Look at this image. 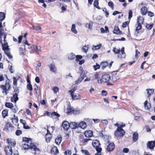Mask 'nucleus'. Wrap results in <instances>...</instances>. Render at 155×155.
<instances>
[{
	"mask_svg": "<svg viewBox=\"0 0 155 155\" xmlns=\"http://www.w3.org/2000/svg\"><path fill=\"white\" fill-rule=\"evenodd\" d=\"M70 127L72 129H75L78 127V124L75 122H71L69 124Z\"/></svg>",
	"mask_w": 155,
	"mask_h": 155,
	"instance_id": "obj_16",
	"label": "nucleus"
},
{
	"mask_svg": "<svg viewBox=\"0 0 155 155\" xmlns=\"http://www.w3.org/2000/svg\"><path fill=\"white\" fill-rule=\"evenodd\" d=\"M144 21V18L141 16L137 17V23L143 24Z\"/></svg>",
	"mask_w": 155,
	"mask_h": 155,
	"instance_id": "obj_20",
	"label": "nucleus"
},
{
	"mask_svg": "<svg viewBox=\"0 0 155 155\" xmlns=\"http://www.w3.org/2000/svg\"><path fill=\"white\" fill-rule=\"evenodd\" d=\"M101 122L104 125H107L108 123V122L107 120L106 119L105 120H101Z\"/></svg>",
	"mask_w": 155,
	"mask_h": 155,
	"instance_id": "obj_48",
	"label": "nucleus"
},
{
	"mask_svg": "<svg viewBox=\"0 0 155 155\" xmlns=\"http://www.w3.org/2000/svg\"><path fill=\"white\" fill-rule=\"evenodd\" d=\"M1 87L2 88L3 90V93H4L5 95H7V91L8 90L10 87V86L9 84L6 83L5 86L2 85Z\"/></svg>",
	"mask_w": 155,
	"mask_h": 155,
	"instance_id": "obj_9",
	"label": "nucleus"
},
{
	"mask_svg": "<svg viewBox=\"0 0 155 155\" xmlns=\"http://www.w3.org/2000/svg\"><path fill=\"white\" fill-rule=\"evenodd\" d=\"M62 140V138L60 136H58V137L55 140L56 143L59 145L61 143Z\"/></svg>",
	"mask_w": 155,
	"mask_h": 155,
	"instance_id": "obj_31",
	"label": "nucleus"
},
{
	"mask_svg": "<svg viewBox=\"0 0 155 155\" xmlns=\"http://www.w3.org/2000/svg\"><path fill=\"white\" fill-rule=\"evenodd\" d=\"M125 131L122 128L118 127L114 133V135L117 138L123 137L125 134Z\"/></svg>",
	"mask_w": 155,
	"mask_h": 155,
	"instance_id": "obj_3",
	"label": "nucleus"
},
{
	"mask_svg": "<svg viewBox=\"0 0 155 155\" xmlns=\"http://www.w3.org/2000/svg\"><path fill=\"white\" fill-rule=\"evenodd\" d=\"M155 141H149L147 143V147L150 149H153L155 147Z\"/></svg>",
	"mask_w": 155,
	"mask_h": 155,
	"instance_id": "obj_11",
	"label": "nucleus"
},
{
	"mask_svg": "<svg viewBox=\"0 0 155 155\" xmlns=\"http://www.w3.org/2000/svg\"><path fill=\"white\" fill-rule=\"evenodd\" d=\"M71 31L75 34L77 33V31L75 28V25L74 24H73L72 25V27L71 28Z\"/></svg>",
	"mask_w": 155,
	"mask_h": 155,
	"instance_id": "obj_40",
	"label": "nucleus"
},
{
	"mask_svg": "<svg viewBox=\"0 0 155 155\" xmlns=\"http://www.w3.org/2000/svg\"><path fill=\"white\" fill-rule=\"evenodd\" d=\"M113 51L115 54H118V58L122 59L125 58L126 55L124 47H123L121 50L114 48H113Z\"/></svg>",
	"mask_w": 155,
	"mask_h": 155,
	"instance_id": "obj_1",
	"label": "nucleus"
},
{
	"mask_svg": "<svg viewBox=\"0 0 155 155\" xmlns=\"http://www.w3.org/2000/svg\"><path fill=\"white\" fill-rule=\"evenodd\" d=\"M27 35V33L26 32L25 34L23 36V35H21L20 36L18 37V39H22L23 37H24L25 38H26Z\"/></svg>",
	"mask_w": 155,
	"mask_h": 155,
	"instance_id": "obj_60",
	"label": "nucleus"
},
{
	"mask_svg": "<svg viewBox=\"0 0 155 155\" xmlns=\"http://www.w3.org/2000/svg\"><path fill=\"white\" fill-rule=\"evenodd\" d=\"M22 133V132L20 130H17L15 132V134L17 136H19Z\"/></svg>",
	"mask_w": 155,
	"mask_h": 155,
	"instance_id": "obj_59",
	"label": "nucleus"
},
{
	"mask_svg": "<svg viewBox=\"0 0 155 155\" xmlns=\"http://www.w3.org/2000/svg\"><path fill=\"white\" fill-rule=\"evenodd\" d=\"M31 53H33L35 52H38L40 51V46H37L34 45H31L30 46V49H28Z\"/></svg>",
	"mask_w": 155,
	"mask_h": 155,
	"instance_id": "obj_4",
	"label": "nucleus"
},
{
	"mask_svg": "<svg viewBox=\"0 0 155 155\" xmlns=\"http://www.w3.org/2000/svg\"><path fill=\"white\" fill-rule=\"evenodd\" d=\"M147 13L148 15L150 17H153L154 15V14L150 11H149L147 12Z\"/></svg>",
	"mask_w": 155,
	"mask_h": 155,
	"instance_id": "obj_61",
	"label": "nucleus"
},
{
	"mask_svg": "<svg viewBox=\"0 0 155 155\" xmlns=\"http://www.w3.org/2000/svg\"><path fill=\"white\" fill-rule=\"evenodd\" d=\"M18 99V94H17V93H15L13 95V97H11V101L12 102L16 103Z\"/></svg>",
	"mask_w": 155,
	"mask_h": 155,
	"instance_id": "obj_22",
	"label": "nucleus"
},
{
	"mask_svg": "<svg viewBox=\"0 0 155 155\" xmlns=\"http://www.w3.org/2000/svg\"><path fill=\"white\" fill-rule=\"evenodd\" d=\"M70 94L73 100H79L81 99V96L78 94L72 93Z\"/></svg>",
	"mask_w": 155,
	"mask_h": 155,
	"instance_id": "obj_14",
	"label": "nucleus"
},
{
	"mask_svg": "<svg viewBox=\"0 0 155 155\" xmlns=\"http://www.w3.org/2000/svg\"><path fill=\"white\" fill-rule=\"evenodd\" d=\"M2 22H0V38H3L4 39H5L7 35L5 33L2 32L4 31L3 29H2Z\"/></svg>",
	"mask_w": 155,
	"mask_h": 155,
	"instance_id": "obj_7",
	"label": "nucleus"
},
{
	"mask_svg": "<svg viewBox=\"0 0 155 155\" xmlns=\"http://www.w3.org/2000/svg\"><path fill=\"white\" fill-rule=\"evenodd\" d=\"M51 153L52 155H56L58 153V148L56 147H53L51 149Z\"/></svg>",
	"mask_w": 155,
	"mask_h": 155,
	"instance_id": "obj_17",
	"label": "nucleus"
},
{
	"mask_svg": "<svg viewBox=\"0 0 155 155\" xmlns=\"http://www.w3.org/2000/svg\"><path fill=\"white\" fill-rule=\"evenodd\" d=\"M62 126L65 130H67L70 127L69 124L67 121H64L62 122Z\"/></svg>",
	"mask_w": 155,
	"mask_h": 155,
	"instance_id": "obj_12",
	"label": "nucleus"
},
{
	"mask_svg": "<svg viewBox=\"0 0 155 155\" xmlns=\"http://www.w3.org/2000/svg\"><path fill=\"white\" fill-rule=\"evenodd\" d=\"M81 152L83 154L86 155H90L89 153L87 150H82Z\"/></svg>",
	"mask_w": 155,
	"mask_h": 155,
	"instance_id": "obj_54",
	"label": "nucleus"
},
{
	"mask_svg": "<svg viewBox=\"0 0 155 155\" xmlns=\"http://www.w3.org/2000/svg\"><path fill=\"white\" fill-rule=\"evenodd\" d=\"M128 14V19H130L132 17L133 12L131 10H129Z\"/></svg>",
	"mask_w": 155,
	"mask_h": 155,
	"instance_id": "obj_53",
	"label": "nucleus"
},
{
	"mask_svg": "<svg viewBox=\"0 0 155 155\" xmlns=\"http://www.w3.org/2000/svg\"><path fill=\"white\" fill-rule=\"evenodd\" d=\"M86 72L84 71H82L78 79L75 82L76 84H78L80 83L84 80V78L86 77Z\"/></svg>",
	"mask_w": 155,
	"mask_h": 155,
	"instance_id": "obj_5",
	"label": "nucleus"
},
{
	"mask_svg": "<svg viewBox=\"0 0 155 155\" xmlns=\"http://www.w3.org/2000/svg\"><path fill=\"white\" fill-rule=\"evenodd\" d=\"M3 45H2V49L3 50H4L5 49H7L9 48H8V43L7 42H6V41L5 39L3 40Z\"/></svg>",
	"mask_w": 155,
	"mask_h": 155,
	"instance_id": "obj_27",
	"label": "nucleus"
},
{
	"mask_svg": "<svg viewBox=\"0 0 155 155\" xmlns=\"http://www.w3.org/2000/svg\"><path fill=\"white\" fill-rule=\"evenodd\" d=\"M5 151L7 155H12V147L9 146L5 147Z\"/></svg>",
	"mask_w": 155,
	"mask_h": 155,
	"instance_id": "obj_8",
	"label": "nucleus"
},
{
	"mask_svg": "<svg viewBox=\"0 0 155 155\" xmlns=\"http://www.w3.org/2000/svg\"><path fill=\"white\" fill-rule=\"evenodd\" d=\"M27 88L30 91H31L32 90V86L31 83H28L27 85Z\"/></svg>",
	"mask_w": 155,
	"mask_h": 155,
	"instance_id": "obj_52",
	"label": "nucleus"
},
{
	"mask_svg": "<svg viewBox=\"0 0 155 155\" xmlns=\"http://www.w3.org/2000/svg\"><path fill=\"white\" fill-rule=\"evenodd\" d=\"M78 125V127L83 129H85L87 127L86 123L83 121L81 122Z\"/></svg>",
	"mask_w": 155,
	"mask_h": 155,
	"instance_id": "obj_18",
	"label": "nucleus"
},
{
	"mask_svg": "<svg viewBox=\"0 0 155 155\" xmlns=\"http://www.w3.org/2000/svg\"><path fill=\"white\" fill-rule=\"evenodd\" d=\"M47 113L48 115L50 116V114H51V117H53L54 116H56L57 117H59L60 115L56 112H53L51 113H50L48 112H47Z\"/></svg>",
	"mask_w": 155,
	"mask_h": 155,
	"instance_id": "obj_28",
	"label": "nucleus"
},
{
	"mask_svg": "<svg viewBox=\"0 0 155 155\" xmlns=\"http://www.w3.org/2000/svg\"><path fill=\"white\" fill-rule=\"evenodd\" d=\"M13 123L15 124H16L18 121V119L17 116H16L15 115H14V117L12 118V119Z\"/></svg>",
	"mask_w": 155,
	"mask_h": 155,
	"instance_id": "obj_42",
	"label": "nucleus"
},
{
	"mask_svg": "<svg viewBox=\"0 0 155 155\" xmlns=\"http://www.w3.org/2000/svg\"><path fill=\"white\" fill-rule=\"evenodd\" d=\"M93 24V22L92 21H91L89 23H87L86 24V26L87 27H88L89 29H91L92 28Z\"/></svg>",
	"mask_w": 155,
	"mask_h": 155,
	"instance_id": "obj_49",
	"label": "nucleus"
},
{
	"mask_svg": "<svg viewBox=\"0 0 155 155\" xmlns=\"http://www.w3.org/2000/svg\"><path fill=\"white\" fill-rule=\"evenodd\" d=\"M153 23L152 24H149L146 23V27L147 29L150 30L152 28L153 26Z\"/></svg>",
	"mask_w": 155,
	"mask_h": 155,
	"instance_id": "obj_39",
	"label": "nucleus"
},
{
	"mask_svg": "<svg viewBox=\"0 0 155 155\" xmlns=\"http://www.w3.org/2000/svg\"><path fill=\"white\" fill-rule=\"evenodd\" d=\"M114 33L115 34H120L121 31L118 27H115L113 31Z\"/></svg>",
	"mask_w": 155,
	"mask_h": 155,
	"instance_id": "obj_32",
	"label": "nucleus"
},
{
	"mask_svg": "<svg viewBox=\"0 0 155 155\" xmlns=\"http://www.w3.org/2000/svg\"><path fill=\"white\" fill-rule=\"evenodd\" d=\"M5 106L6 107L11 109L14 107L13 105L11 103H6L5 104Z\"/></svg>",
	"mask_w": 155,
	"mask_h": 155,
	"instance_id": "obj_43",
	"label": "nucleus"
},
{
	"mask_svg": "<svg viewBox=\"0 0 155 155\" xmlns=\"http://www.w3.org/2000/svg\"><path fill=\"white\" fill-rule=\"evenodd\" d=\"M23 44L25 45H24L25 50L27 48L28 49H30V46L31 45L30 44L28 43V42L26 40H25V41H23Z\"/></svg>",
	"mask_w": 155,
	"mask_h": 155,
	"instance_id": "obj_33",
	"label": "nucleus"
},
{
	"mask_svg": "<svg viewBox=\"0 0 155 155\" xmlns=\"http://www.w3.org/2000/svg\"><path fill=\"white\" fill-rule=\"evenodd\" d=\"M75 57L76 58V61H79L80 59H81L82 58V56L80 55H78L75 56Z\"/></svg>",
	"mask_w": 155,
	"mask_h": 155,
	"instance_id": "obj_56",
	"label": "nucleus"
},
{
	"mask_svg": "<svg viewBox=\"0 0 155 155\" xmlns=\"http://www.w3.org/2000/svg\"><path fill=\"white\" fill-rule=\"evenodd\" d=\"M68 58L69 60H73L75 58V55L73 53H71L68 55Z\"/></svg>",
	"mask_w": 155,
	"mask_h": 155,
	"instance_id": "obj_34",
	"label": "nucleus"
},
{
	"mask_svg": "<svg viewBox=\"0 0 155 155\" xmlns=\"http://www.w3.org/2000/svg\"><path fill=\"white\" fill-rule=\"evenodd\" d=\"M93 67L95 71H96L97 69H98L100 68V66L98 64H97L96 65H94Z\"/></svg>",
	"mask_w": 155,
	"mask_h": 155,
	"instance_id": "obj_63",
	"label": "nucleus"
},
{
	"mask_svg": "<svg viewBox=\"0 0 155 155\" xmlns=\"http://www.w3.org/2000/svg\"><path fill=\"white\" fill-rule=\"evenodd\" d=\"M92 143L93 146L95 147L96 150H97V148H101L99 147V146L100 145V144L99 141L97 140L93 141Z\"/></svg>",
	"mask_w": 155,
	"mask_h": 155,
	"instance_id": "obj_13",
	"label": "nucleus"
},
{
	"mask_svg": "<svg viewBox=\"0 0 155 155\" xmlns=\"http://www.w3.org/2000/svg\"><path fill=\"white\" fill-rule=\"evenodd\" d=\"M108 6H109L112 10L114 9V4L112 2H109L108 3Z\"/></svg>",
	"mask_w": 155,
	"mask_h": 155,
	"instance_id": "obj_45",
	"label": "nucleus"
},
{
	"mask_svg": "<svg viewBox=\"0 0 155 155\" xmlns=\"http://www.w3.org/2000/svg\"><path fill=\"white\" fill-rule=\"evenodd\" d=\"M115 147V145L114 143H110L107 146V150L109 152L113 151Z\"/></svg>",
	"mask_w": 155,
	"mask_h": 155,
	"instance_id": "obj_15",
	"label": "nucleus"
},
{
	"mask_svg": "<svg viewBox=\"0 0 155 155\" xmlns=\"http://www.w3.org/2000/svg\"><path fill=\"white\" fill-rule=\"evenodd\" d=\"M142 28V24H137V26L136 27V30L138 31Z\"/></svg>",
	"mask_w": 155,
	"mask_h": 155,
	"instance_id": "obj_50",
	"label": "nucleus"
},
{
	"mask_svg": "<svg viewBox=\"0 0 155 155\" xmlns=\"http://www.w3.org/2000/svg\"><path fill=\"white\" fill-rule=\"evenodd\" d=\"M102 150V148H97L96 150L97 152L95 153V155H101Z\"/></svg>",
	"mask_w": 155,
	"mask_h": 155,
	"instance_id": "obj_46",
	"label": "nucleus"
},
{
	"mask_svg": "<svg viewBox=\"0 0 155 155\" xmlns=\"http://www.w3.org/2000/svg\"><path fill=\"white\" fill-rule=\"evenodd\" d=\"M110 78V75L108 74H105L102 76L101 82H106L109 81Z\"/></svg>",
	"mask_w": 155,
	"mask_h": 155,
	"instance_id": "obj_6",
	"label": "nucleus"
},
{
	"mask_svg": "<svg viewBox=\"0 0 155 155\" xmlns=\"http://www.w3.org/2000/svg\"><path fill=\"white\" fill-rule=\"evenodd\" d=\"M22 140L23 141L29 144H30V142H31V140L30 139L27 137H23Z\"/></svg>",
	"mask_w": 155,
	"mask_h": 155,
	"instance_id": "obj_41",
	"label": "nucleus"
},
{
	"mask_svg": "<svg viewBox=\"0 0 155 155\" xmlns=\"http://www.w3.org/2000/svg\"><path fill=\"white\" fill-rule=\"evenodd\" d=\"M144 107L146 109L148 110L151 107V104L149 103H148L147 101H146L144 103Z\"/></svg>",
	"mask_w": 155,
	"mask_h": 155,
	"instance_id": "obj_29",
	"label": "nucleus"
},
{
	"mask_svg": "<svg viewBox=\"0 0 155 155\" xmlns=\"http://www.w3.org/2000/svg\"><path fill=\"white\" fill-rule=\"evenodd\" d=\"M49 67L50 70L51 71L55 72L56 71V69L55 65L53 64H51L49 65Z\"/></svg>",
	"mask_w": 155,
	"mask_h": 155,
	"instance_id": "obj_30",
	"label": "nucleus"
},
{
	"mask_svg": "<svg viewBox=\"0 0 155 155\" xmlns=\"http://www.w3.org/2000/svg\"><path fill=\"white\" fill-rule=\"evenodd\" d=\"M147 93L148 94V97H149L153 93L154 90L153 89H147Z\"/></svg>",
	"mask_w": 155,
	"mask_h": 155,
	"instance_id": "obj_38",
	"label": "nucleus"
},
{
	"mask_svg": "<svg viewBox=\"0 0 155 155\" xmlns=\"http://www.w3.org/2000/svg\"><path fill=\"white\" fill-rule=\"evenodd\" d=\"M3 50L4 51L5 54L10 53V51L9 48L4 49Z\"/></svg>",
	"mask_w": 155,
	"mask_h": 155,
	"instance_id": "obj_64",
	"label": "nucleus"
},
{
	"mask_svg": "<svg viewBox=\"0 0 155 155\" xmlns=\"http://www.w3.org/2000/svg\"><path fill=\"white\" fill-rule=\"evenodd\" d=\"M129 22L126 21L123 23L122 24V27L123 28H125L129 24Z\"/></svg>",
	"mask_w": 155,
	"mask_h": 155,
	"instance_id": "obj_58",
	"label": "nucleus"
},
{
	"mask_svg": "<svg viewBox=\"0 0 155 155\" xmlns=\"http://www.w3.org/2000/svg\"><path fill=\"white\" fill-rule=\"evenodd\" d=\"M147 9L146 7L144 6L141 8L140 12L143 15H145L147 13Z\"/></svg>",
	"mask_w": 155,
	"mask_h": 155,
	"instance_id": "obj_23",
	"label": "nucleus"
},
{
	"mask_svg": "<svg viewBox=\"0 0 155 155\" xmlns=\"http://www.w3.org/2000/svg\"><path fill=\"white\" fill-rule=\"evenodd\" d=\"M72 88L69 91V93L71 94L72 93H74L75 91L77 90V86L74 84L72 86Z\"/></svg>",
	"mask_w": 155,
	"mask_h": 155,
	"instance_id": "obj_26",
	"label": "nucleus"
},
{
	"mask_svg": "<svg viewBox=\"0 0 155 155\" xmlns=\"http://www.w3.org/2000/svg\"><path fill=\"white\" fill-rule=\"evenodd\" d=\"M84 135L87 137H89L93 136V132L90 130L85 131L84 132Z\"/></svg>",
	"mask_w": 155,
	"mask_h": 155,
	"instance_id": "obj_19",
	"label": "nucleus"
},
{
	"mask_svg": "<svg viewBox=\"0 0 155 155\" xmlns=\"http://www.w3.org/2000/svg\"><path fill=\"white\" fill-rule=\"evenodd\" d=\"M101 46V44H99L97 45L94 46L93 48V49L94 50H97L100 48Z\"/></svg>",
	"mask_w": 155,
	"mask_h": 155,
	"instance_id": "obj_51",
	"label": "nucleus"
},
{
	"mask_svg": "<svg viewBox=\"0 0 155 155\" xmlns=\"http://www.w3.org/2000/svg\"><path fill=\"white\" fill-rule=\"evenodd\" d=\"M108 63L107 62H102L101 64V66L103 69H104L108 66Z\"/></svg>",
	"mask_w": 155,
	"mask_h": 155,
	"instance_id": "obj_37",
	"label": "nucleus"
},
{
	"mask_svg": "<svg viewBox=\"0 0 155 155\" xmlns=\"http://www.w3.org/2000/svg\"><path fill=\"white\" fill-rule=\"evenodd\" d=\"M94 77L95 79H97V81L99 84H101V78H100L99 74L98 73H96L94 75Z\"/></svg>",
	"mask_w": 155,
	"mask_h": 155,
	"instance_id": "obj_24",
	"label": "nucleus"
},
{
	"mask_svg": "<svg viewBox=\"0 0 155 155\" xmlns=\"http://www.w3.org/2000/svg\"><path fill=\"white\" fill-rule=\"evenodd\" d=\"M88 47L87 46H84L82 48V51L83 52L86 53L88 50Z\"/></svg>",
	"mask_w": 155,
	"mask_h": 155,
	"instance_id": "obj_47",
	"label": "nucleus"
},
{
	"mask_svg": "<svg viewBox=\"0 0 155 155\" xmlns=\"http://www.w3.org/2000/svg\"><path fill=\"white\" fill-rule=\"evenodd\" d=\"M94 7L98 9H101L100 7L99 6V2L98 0H94Z\"/></svg>",
	"mask_w": 155,
	"mask_h": 155,
	"instance_id": "obj_35",
	"label": "nucleus"
},
{
	"mask_svg": "<svg viewBox=\"0 0 155 155\" xmlns=\"http://www.w3.org/2000/svg\"><path fill=\"white\" fill-rule=\"evenodd\" d=\"M140 52L138 51L137 50H136V51L135 58H137H137L140 56Z\"/></svg>",
	"mask_w": 155,
	"mask_h": 155,
	"instance_id": "obj_55",
	"label": "nucleus"
},
{
	"mask_svg": "<svg viewBox=\"0 0 155 155\" xmlns=\"http://www.w3.org/2000/svg\"><path fill=\"white\" fill-rule=\"evenodd\" d=\"M59 88L58 87H55L53 88V90L54 93H57L59 91Z\"/></svg>",
	"mask_w": 155,
	"mask_h": 155,
	"instance_id": "obj_57",
	"label": "nucleus"
},
{
	"mask_svg": "<svg viewBox=\"0 0 155 155\" xmlns=\"http://www.w3.org/2000/svg\"><path fill=\"white\" fill-rule=\"evenodd\" d=\"M65 155H71V152L70 150H67L64 152Z\"/></svg>",
	"mask_w": 155,
	"mask_h": 155,
	"instance_id": "obj_62",
	"label": "nucleus"
},
{
	"mask_svg": "<svg viewBox=\"0 0 155 155\" xmlns=\"http://www.w3.org/2000/svg\"><path fill=\"white\" fill-rule=\"evenodd\" d=\"M23 147L25 150L31 149L35 151H39V149L36 147V145L31 142H30V144L25 143L23 144Z\"/></svg>",
	"mask_w": 155,
	"mask_h": 155,
	"instance_id": "obj_2",
	"label": "nucleus"
},
{
	"mask_svg": "<svg viewBox=\"0 0 155 155\" xmlns=\"http://www.w3.org/2000/svg\"><path fill=\"white\" fill-rule=\"evenodd\" d=\"M47 133L45 135V139L46 142L49 143L51 139L52 135L48 129L47 130Z\"/></svg>",
	"mask_w": 155,
	"mask_h": 155,
	"instance_id": "obj_10",
	"label": "nucleus"
},
{
	"mask_svg": "<svg viewBox=\"0 0 155 155\" xmlns=\"http://www.w3.org/2000/svg\"><path fill=\"white\" fill-rule=\"evenodd\" d=\"M5 15L3 12H0V22H2L5 18Z\"/></svg>",
	"mask_w": 155,
	"mask_h": 155,
	"instance_id": "obj_36",
	"label": "nucleus"
},
{
	"mask_svg": "<svg viewBox=\"0 0 155 155\" xmlns=\"http://www.w3.org/2000/svg\"><path fill=\"white\" fill-rule=\"evenodd\" d=\"M74 110L73 108L71 107L70 106L68 107L66 110L67 113L69 114L70 113H74Z\"/></svg>",
	"mask_w": 155,
	"mask_h": 155,
	"instance_id": "obj_25",
	"label": "nucleus"
},
{
	"mask_svg": "<svg viewBox=\"0 0 155 155\" xmlns=\"http://www.w3.org/2000/svg\"><path fill=\"white\" fill-rule=\"evenodd\" d=\"M7 114L8 111L5 110H3L2 112V116L4 118L7 116Z\"/></svg>",
	"mask_w": 155,
	"mask_h": 155,
	"instance_id": "obj_44",
	"label": "nucleus"
},
{
	"mask_svg": "<svg viewBox=\"0 0 155 155\" xmlns=\"http://www.w3.org/2000/svg\"><path fill=\"white\" fill-rule=\"evenodd\" d=\"M138 134L137 132H134L132 136V139L133 141L135 142L138 140Z\"/></svg>",
	"mask_w": 155,
	"mask_h": 155,
	"instance_id": "obj_21",
	"label": "nucleus"
}]
</instances>
